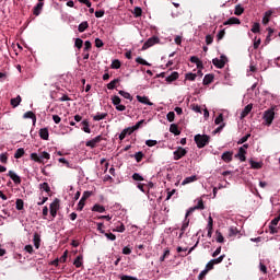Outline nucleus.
Segmentation results:
<instances>
[{"mask_svg": "<svg viewBox=\"0 0 280 280\" xmlns=\"http://www.w3.org/2000/svg\"><path fill=\"white\" fill-rule=\"evenodd\" d=\"M235 235H238V229L236 228L229 229L228 236L235 237Z\"/></svg>", "mask_w": 280, "mask_h": 280, "instance_id": "49530a36", "label": "nucleus"}, {"mask_svg": "<svg viewBox=\"0 0 280 280\" xmlns=\"http://www.w3.org/2000/svg\"><path fill=\"white\" fill-rule=\"evenodd\" d=\"M159 44V37H151V38H148V40H145L144 44H142V48L141 50L142 51H145L148 50L150 47H153L154 45Z\"/></svg>", "mask_w": 280, "mask_h": 280, "instance_id": "20e7f679", "label": "nucleus"}, {"mask_svg": "<svg viewBox=\"0 0 280 280\" xmlns=\"http://www.w3.org/2000/svg\"><path fill=\"white\" fill-rule=\"evenodd\" d=\"M92 212L104 213L105 207L96 203L95 206H92Z\"/></svg>", "mask_w": 280, "mask_h": 280, "instance_id": "bb28decb", "label": "nucleus"}, {"mask_svg": "<svg viewBox=\"0 0 280 280\" xmlns=\"http://www.w3.org/2000/svg\"><path fill=\"white\" fill-rule=\"evenodd\" d=\"M252 113V104H248L244 107V110L241 112V119L246 118V116Z\"/></svg>", "mask_w": 280, "mask_h": 280, "instance_id": "393cba45", "label": "nucleus"}, {"mask_svg": "<svg viewBox=\"0 0 280 280\" xmlns=\"http://www.w3.org/2000/svg\"><path fill=\"white\" fill-rule=\"evenodd\" d=\"M21 95H18L15 98H10V106H12V108H18V106L21 105Z\"/></svg>", "mask_w": 280, "mask_h": 280, "instance_id": "ddd939ff", "label": "nucleus"}, {"mask_svg": "<svg viewBox=\"0 0 280 280\" xmlns=\"http://www.w3.org/2000/svg\"><path fill=\"white\" fill-rule=\"evenodd\" d=\"M136 100H138V103L142 104V105H148V106H153V103H151L148 97L145 96H136Z\"/></svg>", "mask_w": 280, "mask_h": 280, "instance_id": "4468645a", "label": "nucleus"}, {"mask_svg": "<svg viewBox=\"0 0 280 280\" xmlns=\"http://www.w3.org/2000/svg\"><path fill=\"white\" fill-rule=\"evenodd\" d=\"M273 118H276V112H273L272 108L265 110V114L262 115V119L265 120V126L272 125Z\"/></svg>", "mask_w": 280, "mask_h": 280, "instance_id": "7ed1b4c3", "label": "nucleus"}, {"mask_svg": "<svg viewBox=\"0 0 280 280\" xmlns=\"http://www.w3.org/2000/svg\"><path fill=\"white\" fill-rule=\"evenodd\" d=\"M198 178L196 177V175L190 176V177H185V179H183V186L185 185H189L194 182H196Z\"/></svg>", "mask_w": 280, "mask_h": 280, "instance_id": "c85d7f7f", "label": "nucleus"}, {"mask_svg": "<svg viewBox=\"0 0 280 280\" xmlns=\"http://www.w3.org/2000/svg\"><path fill=\"white\" fill-rule=\"evenodd\" d=\"M279 221L280 217L272 218V220L270 221V226H277Z\"/></svg>", "mask_w": 280, "mask_h": 280, "instance_id": "0e129e2a", "label": "nucleus"}, {"mask_svg": "<svg viewBox=\"0 0 280 280\" xmlns=\"http://www.w3.org/2000/svg\"><path fill=\"white\" fill-rule=\"evenodd\" d=\"M226 62H228V57H224V55L220 56V59H217V58L212 59V65L217 69H223L224 63Z\"/></svg>", "mask_w": 280, "mask_h": 280, "instance_id": "39448f33", "label": "nucleus"}, {"mask_svg": "<svg viewBox=\"0 0 280 280\" xmlns=\"http://www.w3.org/2000/svg\"><path fill=\"white\" fill-rule=\"evenodd\" d=\"M132 180H135V182H142L143 178H142V176L140 174L135 173V174H132Z\"/></svg>", "mask_w": 280, "mask_h": 280, "instance_id": "e2e57ef3", "label": "nucleus"}, {"mask_svg": "<svg viewBox=\"0 0 280 280\" xmlns=\"http://www.w3.org/2000/svg\"><path fill=\"white\" fill-rule=\"evenodd\" d=\"M190 220L185 217V220L183 221V226L179 228V238L183 237V234H185V231L187 230V226H189Z\"/></svg>", "mask_w": 280, "mask_h": 280, "instance_id": "9b49d317", "label": "nucleus"}, {"mask_svg": "<svg viewBox=\"0 0 280 280\" xmlns=\"http://www.w3.org/2000/svg\"><path fill=\"white\" fill-rule=\"evenodd\" d=\"M24 154H25V151L21 148V149L15 150L14 158L15 159H21V158H23Z\"/></svg>", "mask_w": 280, "mask_h": 280, "instance_id": "603ef678", "label": "nucleus"}, {"mask_svg": "<svg viewBox=\"0 0 280 280\" xmlns=\"http://www.w3.org/2000/svg\"><path fill=\"white\" fill-rule=\"evenodd\" d=\"M59 200L55 199L51 203H49V208H47V210L49 212H58V210L60 209V205H59Z\"/></svg>", "mask_w": 280, "mask_h": 280, "instance_id": "9d476101", "label": "nucleus"}, {"mask_svg": "<svg viewBox=\"0 0 280 280\" xmlns=\"http://www.w3.org/2000/svg\"><path fill=\"white\" fill-rule=\"evenodd\" d=\"M190 63L196 65V68H198V69L203 68V63L196 56L190 57Z\"/></svg>", "mask_w": 280, "mask_h": 280, "instance_id": "412c9836", "label": "nucleus"}, {"mask_svg": "<svg viewBox=\"0 0 280 280\" xmlns=\"http://www.w3.org/2000/svg\"><path fill=\"white\" fill-rule=\"evenodd\" d=\"M101 164H105V171L108 172V174H110V176H114L116 174V170L110 167L108 168V163H105V159L101 160Z\"/></svg>", "mask_w": 280, "mask_h": 280, "instance_id": "cd10ccee", "label": "nucleus"}, {"mask_svg": "<svg viewBox=\"0 0 280 280\" xmlns=\"http://www.w3.org/2000/svg\"><path fill=\"white\" fill-rule=\"evenodd\" d=\"M235 16H241V14H244V7H241V4L235 5V11L233 12Z\"/></svg>", "mask_w": 280, "mask_h": 280, "instance_id": "2f4dec72", "label": "nucleus"}, {"mask_svg": "<svg viewBox=\"0 0 280 280\" xmlns=\"http://www.w3.org/2000/svg\"><path fill=\"white\" fill-rule=\"evenodd\" d=\"M213 81H214V74L203 75V85L208 86Z\"/></svg>", "mask_w": 280, "mask_h": 280, "instance_id": "b1692460", "label": "nucleus"}, {"mask_svg": "<svg viewBox=\"0 0 280 280\" xmlns=\"http://www.w3.org/2000/svg\"><path fill=\"white\" fill-rule=\"evenodd\" d=\"M110 103L114 104V105H119V104H121V98H119L116 95L110 96Z\"/></svg>", "mask_w": 280, "mask_h": 280, "instance_id": "09e8293b", "label": "nucleus"}, {"mask_svg": "<svg viewBox=\"0 0 280 280\" xmlns=\"http://www.w3.org/2000/svg\"><path fill=\"white\" fill-rule=\"evenodd\" d=\"M196 78H197L196 73H187V74H185V80H188L190 82L196 81Z\"/></svg>", "mask_w": 280, "mask_h": 280, "instance_id": "5fc2aeb1", "label": "nucleus"}, {"mask_svg": "<svg viewBox=\"0 0 280 280\" xmlns=\"http://www.w3.org/2000/svg\"><path fill=\"white\" fill-rule=\"evenodd\" d=\"M119 95H121L124 100L132 101V95H130L129 92L119 91Z\"/></svg>", "mask_w": 280, "mask_h": 280, "instance_id": "8fccbe9b", "label": "nucleus"}, {"mask_svg": "<svg viewBox=\"0 0 280 280\" xmlns=\"http://www.w3.org/2000/svg\"><path fill=\"white\" fill-rule=\"evenodd\" d=\"M121 254L130 255V254H132V249H130L129 247H124V248H121Z\"/></svg>", "mask_w": 280, "mask_h": 280, "instance_id": "69168bd1", "label": "nucleus"}, {"mask_svg": "<svg viewBox=\"0 0 280 280\" xmlns=\"http://www.w3.org/2000/svg\"><path fill=\"white\" fill-rule=\"evenodd\" d=\"M45 160H49V153L42 152V154L31 153V161L39 164H44Z\"/></svg>", "mask_w": 280, "mask_h": 280, "instance_id": "f03ea898", "label": "nucleus"}, {"mask_svg": "<svg viewBox=\"0 0 280 280\" xmlns=\"http://www.w3.org/2000/svg\"><path fill=\"white\" fill-rule=\"evenodd\" d=\"M83 47H84V52H88L90 51V49H92V43H90V40H86L84 42Z\"/></svg>", "mask_w": 280, "mask_h": 280, "instance_id": "680f3d73", "label": "nucleus"}, {"mask_svg": "<svg viewBox=\"0 0 280 280\" xmlns=\"http://www.w3.org/2000/svg\"><path fill=\"white\" fill-rule=\"evenodd\" d=\"M82 126H84L82 128V131H84V133H91V130H90V122H88L86 120L82 121Z\"/></svg>", "mask_w": 280, "mask_h": 280, "instance_id": "c03bdc74", "label": "nucleus"}, {"mask_svg": "<svg viewBox=\"0 0 280 280\" xmlns=\"http://www.w3.org/2000/svg\"><path fill=\"white\" fill-rule=\"evenodd\" d=\"M203 200L198 199L197 205L194 208H189L188 212H185V218L190 217V214H192V212H195L196 210H203Z\"/></svg>", "mask_w": 280, "mask_h": 280, "instance_id": "423d86ee", "label": "nucleus"}, {"mask_svg": "<svg viewBox=\"0 0 280 280\" xmlns=\"http://www.w3.org/2000/svg\"><path fill=\"white\" fill-rule=\"evenodd\" d=\"M39 190L49 194V184H47V183L39 184Z\"/></svg>", "mask_w": 280, "mask_h": 280, "instance_id": "a18cd8bd", "label": "nucleus"}, {"mask_svg": "<svg viewBox=\"0 0 280 280\" xmlns=\"http://www.w3.org/2000/svg\"><path fill=\"white\" fill-rule=\"evenodd\" d=\"M8 177L14 183L15 185H21V176H18L15 172H8Z\"/></svg>", "mask_w": 280, "mask_h": 280, "instance_id": "1a4fd4ad", "label": "nucleus"}, {"mask_svg": "<svg viewBox=\"0 0 280 280\" xmlns=\"http://www.w3.org/2000/svg\"><path fill=\"white\" fill-rule=\"evenodd\" d=\"M81 260H83V256H77V259H73V267L81 268Z\"/></svg>", "mask_w": 280, "mask_h": 280, "instance_id": "4c0bfd02", "label": "nucleus"}, {"mask_svg": "<svg viewBox=\"0 0 280 280\" xmlns=\"http://www.w3.org/2000/svg\"><path fill=\"white\" fill-rule=\"evenodd\" d=\"M178 78H179V73L172 72V74H170V77H166V82L172 83L174 81H177Z\"/></svg>", "mask_w": 280, "mask_h": 280, "instance_id": "a878e982", "label": "nucleus"}, {"mask_svg": "<svg viewBox=\"0 0 280 280\" xmlns=\"http://www.w3.org/2000/svg\"><path fill=\"white\" fill-rule=\"evenodd\" d=\"M166 120H168L170 122L174 121V113L170 112L168 114H166Z\"/></svg>", "mask_w": 280, "mask_h": 280, "instance_id": "338daca9", "label": "nucleus"}, {"mask_svg": "<svg viewBox=\"0 0 280 280\" xmlns=\"http://www.w3.org/2000/svg\"><path fill=\"white\" fill-rule=\"evenodd\" d=\"M249 165L252 166V170H260L261 168V163L254 162L253 160L249 161Z\"/></svg>", "mask_w": 280, "mask_h": 280, "instance_id": "79ce46f5", "label": "nucleus"}, {"mask_svg": "<svg viewBox=\"0 0 280 280\" xmlns=\"http://www.w3.org/2000/svg\"><path fill=\"white\" fill-rule=\"evenodd\" d=\"M156 144H159V142L155 141V140H147V141H145V145H148V148H153V147H155Z\"/></svg>", "mask_w": 280, "mask_h": 280, "instance_id": "bf43d9fd", "label": "nucleus"}, {"mask_svg": "<svg viewBox=\"0 0 280 280\" xmlns=\"http://www.w3.org/2000/svg\"><path fill=\"white\" fill-rule=\"evenodd\" d=\"M121 68V61H118V59H114V61H110V69H120Z\"/></svg>", "mask_w": 280, "mask_h": 280, "instance_id": "72a5a7b5", "label": "nucleus"}, {"mask_svg": "<svg viewBox=\"0 0 280 280\" xmlns=\"http://www.w3.org/2000/svg\"><path fill=\"white\" fill-rule=\"evenodd\" d=\"M101 234H103L105 236V238H107L110 242L116 241V235H114L113 233H105L104 232V233H101Z\"/></svg>", "mask_w": 280, "mask_h": 280, "instance_id": "3c124183", "label": "nucleus"}, {"mask_svg": "<svg viewBox=\"0 0 280 280\" xmlns=\"http://www.w3.org/2000/svg\"><path fill=\"white\" fill-rule=\"evenodd\" d=\"M119 280H137V278H135L132 276H121V277H119Z\"/></svg>", "mask_w": 280, "mask_h": 280, "instance_id": "774afa93", "label": "nucleus"}, {"mask_svg": "<svg viewBox=\"0 0 280 280\" xmlns=\"http://www.w3.org/2000/svg\"><path fill=\"white\" fill-rule=\"evenodd\" d=\"M118 82H120L119 79H114V80L110 81V83L105 85V88H107L108 90H115L116 89V84H118Z\"/></svg>", "mask_w": 280, "mask_h": 280, "instance_id": "c756f323", "label": "nucleus"}, {"mask_svg": "<svg viewBox=\"0 0 280 280\" xmlns=\"http://www.w3.org/2000/svg\"><path fill=\"white\" fill-rule=\"evenodd\" d=\"M270 16H272V10L265 11V15L262 16V25L270 23Z\"/></svg>", "mask_w": 280, "mask_h": 280, "instance_id": "dca6fc26", "label": "nucleus"}, {"mask_svg": "<svg viewBox=\"0 0 280 280\" xmlns=\"http://www.w3.org/2000/svg\"><path fill=\"white\" fill-rule=\"evenodd\" d=\"M223 259H224V255H222L220 257H217V258H214L212 260H209V262H207V264L220 265V264H222Z\"/></svg>", "mask_w": 280, "mask_h": 280, "instance_id": "c9c22d12", "label": "nucleus"}, {"mask_svg": "<svg viewBox=\"0 0 280 280\" xmlns=\"http://www.w3.org/2000/svg\"><path fill=\"white\" fill-rule=\"evenodd\" d=\"M23 119H31V121H33L34 124H36V115L34 114V112H26V114H23Z\"/></svg>", "mask_w": 280, "mask_h": 280, "instance_id": "6ab92c4d", "label": "nucleus"}, {"mask_svg": "<svg viewBox=\"0 0 280 280\" xmlns=\"http://www.w3.org/2000/svg\"><path fill=\"white\" fill-rule=\"evenodd\" d=\"M86 28H90V24H88L86 22H82L81 24H79L78 31L79 33H84Z\"/></svg>", "mask_w": 280, "mask_h": 280, "instance_id": "f704fd0d", "label": "nucleus"}, {"mask_svg": "<svg viewBox=\"0 0 280 280\" xmlns=\"http://www.w3.org/2000/svg\"><path fill=\"white\" fill-rule=\"evenodd\" d=\"M106 117H108V114H106V113H97V114H95V116H92V120L101 121V120H105Z\"/></svg>", "mask_w": 280, "mask_h": 280, "instance_id": "a211bd4d", "label": "nucleus"}, {"mask_svg": "<svg viewBox=\"0 0 280 280\" xmlns=\"http://www.w3.org/2000/svg\"><path fill=\"white\" fill-rule=\"evenodd\" d=\"M170 132H172V135H175V136H179V130L177 129V125H170Z\"/></svg>", "mask_w": 280, "mask_h": 280, "instance_id": "58836bf2", "label": "nucleus"}, {"mask_svg": "<svg viewBox=\"0 0 280 280\" xmlns=\"http://www.w3.org/2000/svg\"><path fill=\"white\" fill-rule=\"evenodd\" d=\"M252 33L259 34V23H254L252 25Z\"/></svg>", "mask_w": 280, "mask_h": 280, "instance_id": "13d9d810", "label": "nucleus"}, {"mask_svg": "<svg viewBox=\"0 0 280 280\" xmlns=\"http://www.w3.org/2000/svg\"><path fill=\"white\" fill-rule=\"evenodd\" d=\"M235 158H238L241 162H246V150L240 149L238 153L235 154Z\"/></svg>", "mask_w": 280, "mask_h": 280, "instance_id": "4be33fe9", "label": "nucleus"}, {"mask_svg": "<svg viewBox=\"0 0 280 280\" xmlns=\"http://www.w3.org/2000/svg\"><path fill=\"white\" fill-rule=\"evenodd\" d=\"M241 24V20H238V18H231V19H228V21L225 23H222V25H238Z\"/></svg>", "mask_w": 280, "mask_h": 280, "instance_id": "aec40b11", "label": "nucleus"}, {"mask_svg": "<svg viewBox=\"0 0 280 280\" xmlns=\"http://www.w3.org/2000/svg\"><path fill=\"white\" fill-rule=\"evenodd\" d=\"M39 138L45 141L49 139V131L47 130V128L39 129Z\"/></svg>", "mask_w": 280, "mask_h": 280, "instance_id": "5701e85b", "label": "nucleus"}, {"mask_svg": "<svg viewBox=\"0 0 280 280\" xmlns=\"http://www.w3.org/2000/svg\"><path fill=\"white\" fill-rule=\"evenodd\" d=\"M145 156L142 154V152H138V153H135L133 158H135V161L140 163L142 161V158Z\"/></svg>", "mask_w": 280, "mask_h": 280, "instance_id": "6e6d98bb", "label": "nucleus"}, {"mask_svg": "<svg viewBox=\"0 0 280 280\" xmlns=\"http://www.w3.org/2000/svg\"><path fill=\"white\" fill-rule=\"evenodd\" d=\"M42 238L38 236V233H34V247L38 249V246H40Z\"/></svg>", "mask_w": 280, "mask_h": 280, "instance_id": "7c9ffc66", "label": "nucleus"}, {"mask_svg": "<svg viewBox=\"0 0 280 280\" xmlns=\"http://www.w3.org/2000/svg\"><path fill=\"white\" fill-rule=\"evenodd\" d=\"M194 141L196 142V148L203 149L209 144V136L208 135H196L194 136Z\"/></svg>", "mask_w": 280, "mask_h": 280, "instance_id": "f257e3e1", "label": "nucleus"}, {"mask_svg": "<svg viewBox=\"0 0 280 280\" xmlns=\"http://www.w3.org/2000/svg\"><path fill=\"white\" fill-rule=\"evenodd\" d=\"M170 257V248L164 249V255H161L159 261L164 262V260Z\"/></svg>", "mask_w": 280, "mask_h": 280, "instance_id": "de8ad7c7", "label": "nucleus"}, {"mask_svg": "<svg viewBox=\"0 0 280 280\" xmlns=\"http://www.w3.org/2000/svg\"><path fill=\"white\" fill-rule=\"evenodd\" d=\"M15 210L23 211V199L15 200Z\"/></svg>", "mask_w": 280, "mask_h": 280, "instance_id": "ea45409f", "label": "nucleus"}, {"mask_svg": "<svg viewBox=\"0 0 280 280\" xmlns=\"http://www.w3.org/2000/svg\"><path fill=\"white\" fill-rule=\"evenodd\" d=\"M101 141H103V136H97V137H95V138H92V140L86 141L85 145H86V148L95 149V147H96Z\"/></svg>", "mask_w": 280, "mask_h": 280, "instance_id": "0eeeda50", "label": "nucleus"}, {"mask_svg": "<svg viewBox=\"0 0 280 280\" xmlns=\"http://www.w3.org/2000/svg\"><path fill=\"white\" fill-rule=\"evenodd\" d=\"M213 226H214V221L213 219H211V217H209V221L207 223V237H211V231H213Z\"/></svg>", "mask_w": 280, "mask_h": 280, "instance_id": "f3484780", "label": "nucleus"}, {"mask_svg": "<svg viewBox=\"0 0 280 280\" xmlns=\"http://www.w3.org/2000/svg\"><path fill=\"white\" fill-rule=\"evenodd\" d=\"M145 124V120H140L135 124V126L127 128V130H138Z\"/></svg>", "mask_w": 280, "mask_h": 280, "instance_id": "473e14b6", "label": "nucleus"}, {"mask_svg": "<svg viewBox=\"0 0 280 280\" xmlns=\"http://www.w3.org/2000/svg\"><path fill=\"white\" fill-rule=\"evenodd\" d=\"M44 8V2H38L33 9L34 16H38V14H42V9Z\"/></svg>", "mask_w": 280, "mask_h": 280, "instance_id": "2eb2a0df", "label": "nucleus"}, {"mask_svg": "<svg viewBox=\"0 0 280 280\" xmlns=\"http://www.w3.org/2000/svg\"><path fill=\"white\" fill-rule=\"evenodd\" d=\"M187 154V151L184 148H177L175 152H173V155H175V161H179V159H183Z\"/></svg>", "mask_w": 280, "mask_h": 280, "instance_id": "6e6552de", "label": "nucleus"}, {"mask_svg": "<svg viewBox=\"0 0 280 280\" xmlns=\"http://www.w3.org/2000/svg\"><path fill=\"white\" fill-rule=\"evenodd\" d=\"M84 202H86V199H79V203L77 205V211H81L84 209Z\"/></svg>", "mask_w": 280, "mask_h": 280, "instance_id": "864d4df0", "label": "nucleus"}, {"mask_svg": "<svg viewBox=\"0 0 280 280\" xmlns=\"http://www.w3.org/2000/svg\"><path fill=\"white\" fill-rule=\"evenodd\" d=\"M132 14L135 15V19L142 16V9H140V7H135Z\"/></svg>", "mask_w": 280, "mask_h": 280, "instance_id": "e433bc0d", "label": "nucleus"}, {"mask_svg": "<svg viewBox=\"0 0 280 280\" xmlns=\"http://www.w3.org/2000/svg\"><path fill=\"white\" fill-rule=\"evenodd\" d=\"M84 43H86V42H83V40L77 38V40L73 42V47H77V49H81V47L84 46Z\"/></svg>", "mask_w": 280, "mask_h": 280, "instance_id": "37998d69", "label": "nucleus"}, {"mask_svg": "<svg viewBox=\"0 0 280 280\" xmlns=\"http://www.w3.org/2000/svg\"><path fill=\"white\" fill-rule=\"evenodd\" d=\"M250 137H252L250 133H246V136H244L243 138H241V140H238V145L246 143V141H248V138Z\"/></svg>", "mask_w": 280, "mask_h": 280, "instance_id": "4d7b16f0", "label": "nucleus"}, {"mask_svg": "<svg viewBox=\"0 0 280 280\" xmlns=\"http://www.w3.org/2000/svg\"><path fill=\"white\" fill-rule=\"evenodd\" d=\"M92 196V191H84L83 194H80V197H82V200L90 199Z\"/></svg>", "mask_w": 280, "mask_h": 280, "instance_id": "052dcab7", "label": "nucleus"}, {"mask_svg": "<svg viewBox=\"0 0 280 280\" xmlns=\"http://www.w3.org/2000/svg\"><path fill=\"white\" fill-rule=\"evenodd\" d=\"M221 159H222V162L230 163L231 161H233V152H230V151L223 152Z\"/></svg>", "mask_w": 280, "mask_h": 280, "instance_id": "f8f14e48", "label": "nucleus"}, {"mask_svg": "<svg viewBox=\"0 0 280 280\" xmlns=\"http://www.w3.org/2000/svg\"><path fill=\"white\" fill-rule=\"evenodd\" d=\"M135 62H138V65L140 66L150 67V63H148V61H145V59H142L141 57L136 58Z\"/></svg>", "mask_w": 280, "mask_h": 280, "instance_id": "a19ab883", "label": "nucleus"}]
</instances>
